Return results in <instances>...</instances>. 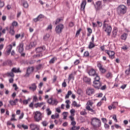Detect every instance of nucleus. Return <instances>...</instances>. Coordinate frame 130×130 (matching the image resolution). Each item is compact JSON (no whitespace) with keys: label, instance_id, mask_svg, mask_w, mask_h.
I'll return each instance as SVG.
<instances>
[{"label":"nucleus","instance_id":"obj_20","mask_svg":"<svg viewBox=\"0 0 130 130\" xmlns=\"http://www.w3.org/2000/svg\"><path fill=\"white\" fill-rule=\"evenodd\" d=\"M86 5H87V1H86V0H83L81 4V11H85V8H86Z\"/></svg>","mask_w":130,"mask_h":130},{"label":"nucleus","instance_id":"obj_55","mask_svg":"<svg viewBox=\"0 0 130 130\" xmlns=\"http://www.w3.org/2000/svg\"><path fill=\"white\" fill-rule=\"evenodd\" d=\"M42 68V64H39V65L36 66V69L38 71L40 70Z\"/></svg>","mask_w":130,"mask_h":130},{"label":"nucleus","instance_id":"obj_46","mask_svg":"<svg viewBox=\"0 0 130 130\" xmlns=\"http://www.w3.org/2000/svg\"><path fill=\"white\" fill-rule=\"evenodd\" d=\"M72 130H79L80 129V126H77L76 125L73 126V127L71 128Z\"/></svg>","mask_w":130,"mask_h":130},{"label":"nucleus","instance_id":"obj_38","mask_svg":"<svg viewBox=\"0 0 130 130\" xmlns=\"http://www.w3.org/2000/svg\"><path fill=\"white\" fill-rule=\"evenodd\" d=\"M12 49H13V46L12 45H9V48H8L7 51V53L10 54L11 53V51H12Z\"/></svg>","mask_w":130,"mask_h":130},{"label":"nucleus","instance_id":"obj_17","mask_svg":"<svg viewBox=\"0 0 130 130\" xmlns=\"http://www.w3.org/2000/svg\"><path fill=\"white\" fill-rule=\"evenodd\" d=\"M83 81L84 82V83L88 84V85H91V78L87 76H84Z\"/></svg>","mask_w":130,"mask_h":130},{"label":"nucleus","instance_id":"obj_42","mask_svg":"<svg viewBox=\"0 0 130 130\" xmlns=\"http://www.w3.org/2000/svg\"><path fill=\"white\" fill-rule=\"evenodd\" d=\"M106 77L107 78V79H111V78H112V74H111L110 72H109L107 74Z\"/></svg>","mask_w":130,"mask_h":130},{"label":"nucleus","instance_id":"obj_5","mask_svg":"<svg viewBox=\"0 0 130 130\" xmlns=\"http://www.w3.org/2000/svg\"><path fill=\"white\" fill-rule=\"evenodd\" d=\"M126 10H127L126 6L123 5H120L118 7V12H120V14H122V15H124V14L126 13Z\"/></svg>","mask_w":130,"mask_h":130},{"label":"nucleus","instance_id":"obj_50","mask_svg":"<svg viewBox=\"0 0 130 130\" xmlns=\"http://www.w3.org/2000/svg\"><path fill=\"white\" fill-rule=\"evenodd\" d=\"M81 31H82V28H79L76 32V37H78L79 35H80V33H81Z\"/></svg>","mask_w":130,"mask_h":130},{"label":"nucleus","instance_id":"obj_21","mask_svg":"<svg viewBox=\"0 0 130 130\" xmlns=\"http://www.w3.org/2000/svg\"><path fill=\"white\" fill-rule=\"evenodd\" d=\"M43 18H44V16L42 14H40L37 18L34 19V21L36 23L37 22H38V21H40Z\"/></svg>","mask_w":130,"mask_h":130},{"label":"nucleus","instance_id":"obj_54","mask_svg":"<svg viewBox=\"0 0 130 130\" xmlns=\"http://www.w3.org/2000/svg\"><path fill=\"white\" fill-rule=\"evenodd\" d=\"M67 86V82H66V79H64L63 83H62V87H63V88H66Z\"/></svg>","mask_w":130,"mask_h":130},{"label":"nucleus","instance_id":"obj_43","mask_svg":"<svg viewBox=\"0 0 130 130\" xmlns=\"http://www.w3.org/2000/svg\"><path fill=\"white\" fill-rule=\"evenodd\" d=\"M72 79L74 80V73H71L69 75L68 80L71 81Z\"/></svg>","mask_w":130,"mask_h":130},{"label":"nucleus","instance_id":"obj_49","mask_svg":"<svg viewBox=\"0 0 130 130\" xmlns=\"http://www.w3.org/2000/svg\"><path fill=\"white\" fill-rule=\"evenodd\" d=\"M101 6V2L98 1L96 3L95 7L98 9Z\"/></svg>","mask_w":130,"mask_h":130},{"label":"nucleus","instance_id":"obj_11","mask_svg":"<svg viewBox=\"0 0 130 130\" xmlns=\"http://www.w3.org/2000/svg\"><path fill=\"white\" fill-rule=\"evenodd\" d=\"M106 53L109 55V57L110 58H111V59H113V58H114V54H115L114 52L112 51L106 50Z\"/></svg>","mask_w":130,"mask_h":130},{"label":"nucleus","instance_id":"obj_44","mask_svg":"<svg viewBox=\"0 0 130 130\" xmlns=\"http://www.w3.org/2000/svg\"><path fill=\"white\" fill-rule=\"evenodd\" d=\"M46 112H47V115H51V113H52V112L51 111V110H50V109L49 108H47L46 109Z\"/></svg>","mask_w":130,"mask_h":130},{"label":"nucleus","instance_id":"obj_15","mask_svg":"<svg viewBox=\"0 0 130 130\" xmlns=\"http://www.w3.org/2000/svg\"><path fill=\"white\" fill-rule=\"evenodd\" d=\"M98 68H99L100 71L101 72H102L103 74H104L106 72V70L103 68V66H102V64L101 63H98L97 64Z\"/></svg>","mask_w":130,"mask_h":130},{"label":"nucleus","instance_id":"obj_3","mask_svg":"<svg viewBox=\"0 0 130 130\" xmlns=\"http://www.w3.org/2000/svg\"><path fill=\"white\" fill-rule=\"evenodd\" d=\"M108 23H109V20L107 19L104 21L103 29L105 32H107L108 36H109L110 35V33H111L112 28L111 27V26L109 25Z\"/></svg>","mask_w":130,"mask_h":130},{"label":"nucleus","instance_id":"obj_63","mask_svg":"<svg viewBox=\"0 0 130 130\" xmlns=\"http://www.w3.org/2000/svg\"><path fill=\"white\" fill-rule=\"evenodd\" d=\"M112 118H113V119H114V120H115V121L116 122H117V118H116V115H114L113 116Z\"/></svg>","mask_w":130,"mask_h":130},{"label":"nucleus","instance_id":"obj_28","mask_svg":"<svg viewBox=\"0 0 130 130\" xmlns=\"http://www.w3.org/2000/svg\"><path fill=\"white\" fill-rule=\"evenodd\" d=\"M24 36H25V34H24V33L22 34L21 35L17 34L15 35V39H19V38L21 37V39H23V38H24Z\"/></svg>","mask_w":130,"mask_h":130},{"label":"nucleus","instance_id":"obj_61","mask_svg":"<svg viewBox=\"0 0 130 130\" xmlns=\"http://www.w3.org/2000/svg\"><path fill=\"white\" fill-rule=\"evenodd\" d=\"M79 63H80V60H79V59H77L74 62V64H75V66H78V64H79Z\"/></svg>","mask_w":130,"mask_h":130},{"label":"nucleus","instance_id":"obj_25","mask_svg":"<svg viewBox=\"0 0 130 130\" xmlns=\"http://www.w3.org/2000/svg\"><path fill=\"white\" fill-rule=\"evenodd\" d=\"M7 77H10V78H15V74L14 72L11 71V72H8L6 73Z\"/></svg>","mask_w":130,"mask_h":130},{"label":"nucleus","instance_id":"obj_56","mask_svg":"<svg viewBox=\"0 0 130 130\" xmlns=\"http://www.w3.org/2000/svg\"><path fill=\"white\" fill-rule=\"evenodd\" d=\"M96 96L98 98H101V97L103 96V93H98L96 94Z\"/></svg>","mask_w":130,"mask_h":130},{"label":"nucleus","instance_id":"obj_31","mask_svg":"<svg viewBox=\"0 0 130 130\" xmlns=\"http://www.w3.org/2000/svg\"><path fill=\"white\" fill-rule=\"evenodd\" d=\"M126 38H127V34L124 33L121 36V39L122 40H126Z\"/></svg>","mask_w":130,"mask_h":130},{"label":"nucleus","instance_id":"obj_6","mask_svg":"<svg viewBox=\"0 0 130 130\" xmlns=\"http://www.w3.org/2000/svg\"><path fill=\"white\" fill-rule=\"evenodd\" d=\"M37 51V54L34 56V57H41L42 56V51L44 50V48L42 47H39L36 49Z\"/></svg>","mask_w":130,"mask_h":130},{"label":"nucleus","instance_id":"obj_26","mask_svg":"<svg viewBox=\"0 0 130 130\" xmlns=\"http://www.w3.org/2000/svg\"><path fill=\"white\" fill-rule=\"evenodd\" d=\"M70 118L71 120V125H73V126H75L76 124V122L75 121V118L72 116H70Z\"/></svg>","mask_w":130,"mask_h":130},{"label":"nucleus","instance_id":"obj_8","mask_svg":"<svg viewBox=\"0 0 130 130\" xmlns=\"http://www.w3.org/2000/svg\"><path fill=\"white\" fill-rule=\"evenodd\" d=\"M63 28H64V26H63V24H62L57 25L55 28L56 33H57V34H60V33L62 32Z\"/></svg>","mask_w":130,"mask_h":130},{"label":"nucleus","instance_id":"obj_37","mask_svg":"<svg viewBox=\"0 0 130 130\" xmlns=\"http://www.w3.org/2000/svg\"><path fill=\"white\" fill-rule=\"evenodd\" d=\"M11 121H17V119H16V115L13 114L12 115L11 118L10 119Z\"/></svg>","mask_w":130,"mask_h":130},{"label":"nucleus","instance_id":"obj_58","mask_svg":"<svg viewBox=\"0 0 130 130\" xmlns=\"http://www.w3.org/2000/svg\"><path fill=\"white\" fill-rule=\"evenodd\" d=\"M5 6V3L4 2H2L0 0V8H3Z\"/></svg>","mask_w":130,"mask_h":130},{"label":"nucleus","instance_id":"obj_4","mask_svg":"<svg viewBox=\"0 0 130 130\" xmlns=\"http://www.w3.org/2000/svg\"><path fill=\"white\" fill-rule=\"evenodd\" d=\"M34 119L37 122H39L42 119V114L40 111L34 112Z\"/></svg>","mask_w":130,"mask_h":130},{"label":"nucleus","instance_id":"obj_2","mask_svg":"<svg viewBox=\"0 0 130 130\" xmlns=\"http://www.w3.org/2000/svg\"><path fill=\"white\" fill-rule=\"evenodd\" d=\"M90 123L94 128H97L101 126V120H100L99 118L96 117L91 118Z\"/></svg>","mask_w":130,"mask_h":130},{"label":"nucleus","instance_id":"obj_47","mask_svg":"<svg viewBox=\"0 0 130 130\" xmlns=\"http://www.w3.org/2000/svg\"><path fill=\"white\" fill-rule=\"evenodd\" d=\"M29 101H30V99H28V100H24L23 101V103L24 105H27V104H28Z\"/></svg>","mask_w":130,"mask_h":130},{"label":"nucleus","instance_id":"obj_33","mask_svg":"<svg viewBox=\"0 0 130 130\" xmlns=\"http://www.w3.org/2000/svg\"><path fill=\"white\" fill-rule=\"evenodd\" d=\"M117 105H118V102H114L111 105V106H112L113 109H115V108H116V106H117Z\"/></svg>","mask_w":130,"mask_h":130},{"label":"nucleus","instance_id":"obj_29","mask_svg":"<svg viewBox=\"0 0 130 130\" xmlns=\"http://www.w3.org/2000/svg\"><path fill=\"white\" fill-rule=\"evenodd\" d=\"M3 66H12V61L8 60L3 63Z\"/></svg>","mask_w":130,"mask_h":130},{"label":"nucleus","instance_id":"obj_59","mask_svg":"<svg viewBox=\"0 0 130 130\" xmlns=\"http://www.w3.org/2000/svg\"><path fill=\"white\" fill-rule=\"evenodd\" d=\"M13 124H12V121L9 120L7 122V126H9V125H12Z\"/></svg>","mask_w":130,"mask_h":130},{"label":"nucleus","instance_id":"obj_35","mask_svg":"<svg viewBox=\"0 0 130 130\" xmlns=\"http://www.w3.org/2000/svg\"><path fill=\"white\" fill-rule=\"evenodd\" d=\"M86 110H88V111H91V112H92V113H95V110H93V109L91 108L90 106H86Z\"/></svg>","mask_w":130,"mask_h":130},{"label":"nucleus","instance_id":"obj_10","mask_svg":"<svg viewBox=\"0 0 130 130\" xmlns=\"http://www.w3.org/2000/svg\"><path fill=\"white\" fill-rule=\"evenodd\" d=\"M71 95H72V98H73V99H76V95L73 94V92L72 91V90H69L68 91V93L65 96L66 99H69Z\"/></svg>","mask_w":130,"mask_h":130},{"label":"nucleus","instance_id":"obj_53","mask_svg":"<svg viewBox=\"0 0 130 130\" xmlns=\"http://www.w3.org/2000/svg\"><path fill=\"white\" fill-rule=\"evenodd\" d=\"M63 19L61 18H58L56 19V22H55V25L58 24V23H59L60 22H61V21H62Z\"/></svg>","mask_w":130,"mask_h":130},{"label":"nucleus","instance_id":"obj_39","mask_svg":"<svg viewBox=\"0 0 130 130\" xmlns=\"http://www.w3.org/2000/svg\"><path fill=\"white\" fill-rule=\"evenodd\" d=\"M72 104L73 106H74V107H77V108L81 107V105L78 104L77 103V102L76 101H73Z\"/></svg>","mask_w":130,"mask_h":130},{"label":"nucleus","instance_id":"obj_18","mask_svg":"<svg viewBox=\"0 0 130 130\" xmlns=\"http://www.w3.org/2000/svg\"><path fill=\"white\" fill-rule=\"evenodd\" d=\"M29 90L33 91V92H34L35 91H36V89H37V85H36V83H32L29 86Z\"/></svg>","mask_w":130,"mask_h":130},{"label":"nucleus","instance_id":"obj_14","mask_svg":"<svg viewBox=\"0 0 130 130\" xmlns=\"http://www.w3.org/2000/svg\"><path fill=\"white\" fill-rule=\"evenodd\" d=\"M94 93H95V90L92 88H88L86 90V94H87V95H88L89 96L93 95Z\"/></svg>","mask_w":130,"mask_h":130},{"label":"nucleus","instance_id":"obj_23","mask_svg":"<svg viewBox=\"0 0 130 130\" xmlns=\"http://www.w3.org/2000/svg\"><path fill=\"white\" fill-rule=\"evenodd\" d=\"M15 28L13 27V26H10L9 27V33L11 35V36H14L15 35Z\"/></svg>","mask_w":130,"mask_h":130},{"label":"nucleus","instance_id":"obj_64","mask_svg":"<svg viewBox=\"0 0 130 130\" xmlns=\"http://www.w3.org/2000/svg\"><path fill=\"white\" fill-rule=\"evenodd\" d=\"M21 126L24 129H28V126L26 125L22 124Z\"/></svg>","mask_w":130,"mask_h":130},{"label":"nucleus","instance_id":"obj_52","mask_svg":"<svg viewBox=\"0 0 130 130\" xmlns=\"http://www.w3.org/2000/svg\"><path fill=\"white\" fill-rule=\"evenodd\" d=\"M89 54H90L89 53V51H86L84 53V56H85V57H87V56H89Z\"/></svg>","mask_w":130,"mask_h":130},{"label":"nucleus","instance_id":"obj_57","mask_svg":"<svg viewBox=\"0 0 130 130\" xmlns=\"http://www.w3.org/2000/svg\"><path fill=\"white\" fill-rule=\"evenodd\" d=\"M81 115H86L87 114V112H86V110L80 112Z\"/></svg>","mask_w":130,"mask_h":130},{"label":"nucleus","instance_id":"obj_32","mask_svg":"<svg viewBox=\"0 0 130 130\" xmlns=\"http://www.w3.org/2000/svg\"><path fill=\"white\" fill-rule=\"evenodd\" d=\"M55 60H57V58L56 57H53L52 59H51L49 61V63L50 64L53 63Z\"/></svg>","mask_w":130,"mask_h":130},{"label":"nucleus","instance_id":"obj_27","mask_svg":"<svg viewBox=\"0 0 130 130\" xmlns=\"http://www.w3.org/2000/svg\"><path fill=\"white\" fill-rule=\"evenodd\" d=\"M100 84H101V85L99 88H97V87H94V88L98 89H101V90H106V88H107V87L106 86V85H104V86H102V83H101V82H100Z\"/></svg>","mask_w":130,"mask_h":130},{"label":"nucleus","instance_id":"obj_60","mask_svg":"<svg viewBox=\"0 0 130 130\" xmlns=\"http://www.w3.org/2000/svg\"><path fill=\"white\" fill-rule=\"evenodd\" d=\"M9 81L10 84L14 83V78L11 77L10 79H9Z\"/></svg>","mask_w":130,"mask_h":130},{"label":"nucleus","instance_id":"obj_16","mask_svg":"<svg viewBox=\"0 0 130 130\" xmlns=\"http://www.w3.org/2000/svg\"><path fill=\"white\" fill-rule=\"evenodd\" d=\"M18 51L20 53H22L24 51V44L20 43L19 46L17 47Z\"/></svg>","mask_w":130,"mask_h":130},{"label":"nucleus","instance_id":"obj_24","mask_svg":"<svg viewBox=\"0 0 130 130\" xmlns=\"http://www.w3.org/2000/svg\"><path fill=\"white\" fill-rule=\"evenodd\" d=\"M11 72H13V73H15V74H17L18 73H21V70H20L19 68H13L11 70Z\"/></svg>","mask_w":130,"mask_h":130},{"label":"nucleus","instance_id":"obj_30","mask_svg":"<svg viewBox=\"0 0 130 130\" xmlns=\"http://www.w3.org/2000/svg\"><path fill=\"white\" fill-rule=\"evenodd\" d=\"M94 47H95V44H94V42H90L88 45L89 49H92V48H94Z\"/></svg>","mask_w":130,"mask_h":130},{"label":"nucleus","instance_id":"obj_7","mask_svg":"<svg viewBox=\"0 0 130 130\" xmlns=\"http://www.w3.org/2000/svg\"><path fill=\"white\" fill-rule=\"evenodd\" d=\"M47 103H48L50 105H54L55 106H56V105H57V104L58 103V102L57 101V100H56V99H53V98L51 96L50 98L48 99Z\"/></svg>","mask_w":130,"mask_h":130},{"label":"nucleus","instance_id":"obj_9","mask_svg":"<svg viewBox=\"0 0 130 130\" xmlns=\"http://www.w3.org/2000/svg\"><path fill=\"white\" fill-rule=\"evenodd\" d=\"M33 72H34V67H31L28 68L26 71V73L24 75V77H25V78L29 77L30 76V74H32Z\"/></svg>","mask_w":130,"mask_h":130},{"label":"nucleus","instance_id":"obj_48","mask_svg":"<svg viewBox=\"0 0 130 130\" xmlns=\"http://www.w3.org/2000/svg\"><path fill=\"white\" fill-rule=\"evenodd\" d=\"M38 101V98H37V96L35 95L33 97L32 99V102H37Z\"/></svg>","mask_w":130,"mask_h":130},{"label":"nucleus","instance_id":"obj_13","mask_svg":"<svg viewBox=\"0 0 130 130\" xmlns=\"http://www.w3.org/2000/svg\"><path fill=\"white\" fill-rule=\"evenodd\" d=\"M37 45V42L36 41H32L30 42L29 45L26 46V49H30L32 47H35Z\"/></svg>","mask_w":130,"mask_h":130},{"label":"nucleus","instance_id":"obj_36","mask_svg":"<svg viewBox=\"0 0 130 130\" xmlns=\"http://www.w3.org/2000/svg\"><path fill=\"white\" fill-rule=\"evenodd\" d=\"M19 25L17 21H13L12 23V25L10 27H13V28H15V27H17Z\"/></svg>","mask_w":130,"mask_h":130},{"label":"nucleus","instance_id":"obj_34","mask_svg":"<svg viewBox=\"0 0 130 130\" xmlns=\"http://www.w3.org/2000/svg\"><path fill=\"white\" fill-rule=\"evenodd\" d=\"M93 104H94V103H93V101L89 100L87 102L86 106H89V107H90V106L92 107Z\"/></svg>","mask_w":130,"mask_h":130},{"label":"nucleus","instance_id":"obj_19","mask_svg":"<svg viewBox=\"0 0 130 130\" xmlns=\"http://www.w3.org/2000/svg\"><path fill=\"white\" fill-rule=\"evenodd\" d=\"M19 102V99H16L15 100H10L9 101V104L12 106H15L17 105V103Z\"/></svg>","mask_w":130,"mask_h":130},{"label":"nucleus","instance_id":"obj_62","mask_svg":"<svg viewBox=\"0 0 130 130\" xmlns=\"http://www.w3.org/2000/svg\"><path fill=\"white\" fill-rule=\"evenodd\" d=\"M13 87L14 88H15V91H17V90H18V89H19V88H18V86H17V84H14L13 85Z\"/></svg>","mask_w":130,"mask_h":130},{"label":"nucleus","instance_id":"obj_40","mask_svg":"<svg viewBox=\"0 0 130 130\" xmlns=\"http://www.w3.org/2000/svg\"><path fill=\"white\" fill-rule=\"evenodd\" d=\"M117 35V28H114L113 30V36L115 37Z\"/></svg>","mask_w":130,"mask_h":130},{"label":"nucleus","instance_id":"obj_1","mask_svg":"<svg viewBox=\"0 0 130 130\" xmlns=\"http://www.w3.org/2000/svg\"><path fill=\"white\" fill-rule=\"evenodd\" d=\"M89 76L91 77H95L93 81V87L94 88H99L101 84L100 83V77L98 74L96 73V70L94 69H91L88 72Z\"/></svg>","mask_w":130,"mask_h":130},{"label":"nucleus","instance_id":"obj_45","mask_svg":"<svg viewBox=\"0 0 130 130\" xmlns=\"http://www.w3.org/2000/svg\"><path fill=\"white\" fill-rule=\"evenodd\" d=\"M23 6L24 8H25V9H27L29 7V4L27 2H25L23 3Z\"/></svg>","mask_w":130,"mask_h":130},{"label":"nucleus","instance_id":"obj_22","mask_svg":"<svg viewBox=\"0 0 130 130\" xmlns=\"http://www.w3.org/2000/svg\"><path fill=\"white\" fill-rule=\"evenodd\" d=\"M45 104V103L44 102H41V103H38L34 105V106L35 108H38V107H42L43 105Z\"/></svg>","mask_w":130,"mask_h":130},{"label":"nucleus","instance_id":"obj_51","mask_svg":"<svg viewBox=\"0 0 130 130\" xmlns=\"http://www.w3.org/2000/svg\"><path fill=\"white\" fill-rule=\"evenodd\" d=\"M50 36L49 34H47L43 38L44 40H47L48 38H49Z\"/></svg>","mask_w":130,"mask_h":130},{"label":"nucleus","instance_id":"obj_12","mask_svg":"<svg viewBox=\"0 0 130 130\" xmlns=\"http://www.w3.org/2000/svg\"><path fill=\"white\" fill-rule=\"evenodd\" d=\"M40 126L36 124L32 123L30 125L31 130H39Z\"/></svg>","mask_w":130,"mask_h":130},{"label":"nucleus","instance_id":"obj_41","mask_svg":"<svg viewBox=\"0 0 130 130\" xmlns=\"http://www.w3.org/2000/svg\"><path fill=\"white\" fill-rule=\"evenodd\" d=\"M59 117V114H55V115H52L51 118L52 119H55V118H58Z\"/></svg>","mask_w":130,"mask_h":130}]
</instances>
